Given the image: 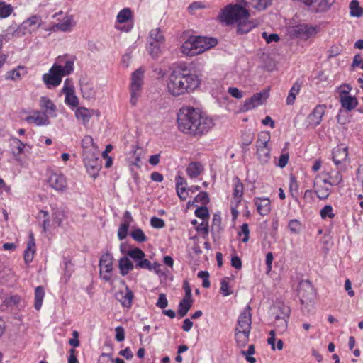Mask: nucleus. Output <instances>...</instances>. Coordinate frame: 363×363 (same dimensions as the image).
<instances>
[{
  "label": "nucleus",
  "mask_w": 363,
  "mask_h": 363,
  "mask_svg": "<svg viewBox=\"0 0 363 363\" xmlns=\"http://www.w3.org/2000/svg\"><path fill=\"white\" fill-rule=\"evenodd\" d=\"M177 123L180 131L194 136L206 134L215 125L211 117L189 106L179 109Z\"/></svg>",
  "instance_id": "obj_1"
},
{
  "label": "nucleus",
  "mask_w": 363,
  "mask_h": 363,
  "mask_svg": "<svg viewBox=\"0 0 363 363\" xmlns=\"http://www.w3.org/2000/svg\"><path fill=\"white\" fill-rule=\"evenodd\" d=\"M249 2L246 0H237L235 4L225 6L218 16L219 20L226 25L237 24L238 33H248L255 25L249 20L250 11L247 9Z\"/></svg>",
  "instance_id": "obj_2"
},
{
  "label": "nucleus",
  "mask_w": 363,
  "mask_h": 363,
  "mask_svg": "<svg viewBox=\"0 0 363 363\" xmlns=\"http://www.w3.org/2000/svg\"><path fill=\"white\" fill-rule=\"evenodd\" d=\"M200 84L198 76L186 67L173 70L167 79L168 91L174 96H179L194 91Z\"/></svg>",
  "instance_id": "obj_3"
},
{
  "label": "nucleus",
  "mask_w": 363,
  "mask_h": 363,
  "mask_svg": "<svg viewBox=\"0 0 363 363\" xmlns=\"http://www.w3.org/2000/svg\"><path fill=\"white\" fill-rule=\"evenodd\" d=\"M251 307L247 305L239 315L235 328V340L236 345L242 348L248 342L252 325Z\"/></svg>",
  "instance_id": "obj_4"
},
{
  "label": "nucleus",
  "mask_w": 363,
  "mask_h": 363,
  "mask_svg": "<svg viewBox=\"0 0 363 363\" xmlns=\"http://www.w3.org/2000/svg\"><path fill=\"white\" fill-rule=\"evenodd\" d=\"M74 70V60H67L64 67L54 64L48 73L43 75V81L48 89L59 86L63 76L70 74Z\"/></svg>",
  "instance_id": "obj_5"
},
{
  "label": "nucleus",
  "mask_w": 363,
  "mask_h": 363,
  "mask_svg": "<svg viewBox=\"0 0 363 363\" xmlns=\"http://www.w3.org/2000/svg\"><path fill=\"white\" fill-rule=\"evenodd\" d=\"M270 140V135L267 133H262L259 135L256 143L257 155L259 160L262 164H266L270 159V148L268 142Z\"/></svg>",
  "instance_id": "obj_6"
},
{
  "label": "nucleus",
  "mask_w": 363,
  "mask_h": 363,
  "mask_svg": "<svg viewBox=\"0 0 363 363\" xmlns=\"http://www.w3.org/2000/svg\"><path fill=\"white\" fill-rule=\"evenodd\" d=\"M84 163L89 175L96 178L101 168V161L98 157V152H89L83 155Z\"/></svg>",
  "instance_id": "obj_7"
},
{
  "label": "nucleus",
  "mask_w": 363,
  "mask_h": 363,
  "mask_svg": "<svg viewBox=\"0 0 363 363\" xmlns=\"http://www.w3.org/2000/svg\"><path fill=\"white\" fill-rule=\"evenodd\" d=\"M9 148L13 159L18 162L22 161L21 155L26 151H29L27 148L31 149L29 145L23 143L20 139L14 136H11L9 139Z\"/></svg>",
  "instance_id": "obj_8"
},
{
  "label": "nucleus",
  "mask_w": 363,
  "mask_h": 363,
  "mask_svg": "<svg viewBox=\"0 0 363 363\" xmlns=\"http://www.w3.org/2000/svg\"><path fill=\"white\" fill-rule=\"evenodd\" d=\"M144 71L140 68L136 69L132 74L131 78V99L130 103L133 106H135L137 103V98L139 96V91L143 84Z\"/></svg>",
  "instance_id": "obj_9"
},
{
  "label": "nucleus",
  "mask_w": 363,
  "mask_h": 363,
  "mask_svg": "<svg viewBox=\"0 0 363 363\" xmlns=\"http://www.w3.org/2000/svg\"><path fill=\"white\" fill-rule=\"evenodd\" d=\"M298 295L301 304L308 305L315 298V289L309 281H302L298 286Z\"/></svg>",
  "instance_id": "obj_10"
},
{
  "label": "nucleus",
  "mask_w": 363,
  "mask_h": 363,
  "mask_svg": "<svg viewBox=\"0 0 363 363\" xmlns=\"http://www.w3.org/2000/svg\"><path fill=\"white\" fill-rule=\"evenodd\" d=\"M331 184L326 179L316 177L313 183L314 192L320 200L328 198L331 193Z\"/></svg>",
  "instance_id": "obj_11"
},
{
  "label": "nucleus",
  "mask_w": 363,
  "mask_h": 363,
  "mask_svg": "<svg viewBox=\"0 0 363 363\" xmlns=\"http://www.w3.org/2000/svg\"><path fill=\"white\" fill-rule=\"evenodd\" d=\"M113 256L107 252L101 255L99 260L100 274L103 279L109 281L113 270Z\"/></svg>",
  "instance_id": "obj_12"
},
{
  "label": "nucleus",
  "mask_w": 363,
  "mask_h": 363,
  "mask_svg": "<svg viewBox=\"0 0 363 363\" xmlns=\"http://www.w3.org/2000/svg\"><path fill=\"white\" fill-rule=\"evenodd\" d=\"M269 96V91L264 90L262 92L256 93L252 97L245 101L242 106L243 111H249L259 105H262L264 100Z\"/></svg>",
  "instance_id": "obj_13"
},
{
  "label": "nucleus",
  "mask_w": 363,
  "mask_h": 363,
  "mask_svg": "<svg viewBox=\"0 0 363 363\" xmlns=\"http://www.w3.org/2000/svg\"><path fill=\"white\" fill-rule=\"evenodd\" d=\"M25 121L30 124H35L37 126H47L50 124V118L46 113L34 110L28 116Z\"/></svg>",
  "instance_id": "obj_14"
},
{
  "label": "nucleus",
  "mask_w": 363,
  "mask_h": 363,
  "mask_svg": "<svg viewBox=\"0 0 363 363\" xmlns=\"http://www.w3.org/2000/svg\"><path fill=\"white\" fill-rule=\"evenodd\" d=\"M115 297L123 307L129 308L133 304L134 295L133 291L126 286L124 291L120 290L116 292Z\"/></svg>",
  "instance_id": "obj_15"
},
{
  "label": "nucleus",
  "mask_w": 363,
  "mask_h": 363,
  "mask_svg": "<svg viewBox=\"0 0 363 363\" xmlns=\"http://www.w3.org/2000/svg\"><path fill=\"white\" fill-rule=\"evenodd\" d=\"M39 106L42 113H46L48 117L55 118L57 116V107L53 101L48 96H43L40 98Z\"/></svg>",
  "instance_id": "obj_16"
},
{
  "label": "nucleus",
  "mask_w": 363,
  "mask_h": 363,
  "mask_svg": "<svg viewBox=\"0 0 363 363\" xmlns=\"http://www.w3.org/2000/svg\"><path fill=\"white\" fill-rule=\"evenodd\" d=\"M48 183L50 187L56 191H64L67 188L66 178L62 174L51 173L48 179Z\"/></svg>",
  "instance_id": "obj_17"
},
{
  "label": "nucleus",
  "mask_w": 363,
  "mask_h": 363,
  "mask_svg": "<svg viewBox=\"0 0 363 363\" xmlns=\"http://www.w3.org/2000/svg\"><path fill=\"white\" fill-rule=\"evenodd\" d=\"M197 45L199 54L216 46L218 43L217 39L203 36H194Z\"/></svg>",
  "instance_id": "obj_18"
},
{
  "label": "nucleus",
  "mask_w": 363,
  "mask_h": 363,
  "mask_svg": "<svg viewBox=\"0 0 363 363\" xmlns=\"http://www.w3.org/2000/svg\"><path fill=\"white\" fill-rule=\"evenodd\" d=\"M326 106L325 105H318L308 116V124L316 127L322 121V118L325 114Z\"/></svg>",
  "instance_id": "obj_19"
},
{
  "label": "nucleus",
  "mask_w": 363,
  "mask_h": 363,
  "mask_svg": "<svg viewBox=\"0 0 363 363\" xmlns=\"http://www.w3.org/2000/svg\"><path fill=\"white\" fill-rule=\"evenodd\" d=\"M290 313V308L281 302L276 303L271 308V313L274 318L289 319Z\"/></svg>",
  "instance_id": "obj_20"
},
{
  "label": "nucleus",
  "mask_w": 363,
  "mask_h": 363,
  "mask_svg": "<svg viewBox=\"0 0 363 363\" xmlns=\"http://www.w3.org/2000/svg\"><path fill=\"white\" fill-rule=\"evenodd\" d=\"M348 157V148L342 145L335 147L333 150V160L337 167L342 164Z\"/></svg>",
  "instance_id": "obj_21"
},
{
  "label": "nucleus",
  "mask_w": 363,
  "mask_h": 363,
  "mask_svg": "<svg viewBox=\"0 0 363 363\" xmlns=\"http://www.w3.org/2000/svg\"><path fill=\"white\" fill-rule=\"evenodd\" d=\"M194 36L190 37L181 46V52L186 56H194L199 54Z\"/></svg>",
  "instance_id": "obj_22"
},
{
  "label": "nucleus",
  "mask_w": 363,
  "mask_h": 363,
  "mask_svg": "<svg viewBox=\"0 0 363 363\" xmlns=\"http://www.w3.org/2000/svg\"><path fill=\"white\" fill-rule=\"evenodd\" d=\"M35 252V238L32 232L29 234V240L27 243L26 249L24 251V261L26 264H29L33 261L34 253Z\"/></svg>",
  "instance_id": "obj_23"
},
{
  "label": "nucleus",
  "mask_w": 363,
  "mask_h": 363,
  "mask_svg": "<svg viewBox=\"0 0 363 363\" xmlns=\"http://www.w3.org/2000/svg\"><path fill=\"white\" fill-rule=\"evenodd\" d=\"M255 205L257 207V212L261 216H266L270 211V200L268 198H255L254 200Z\"/></svg>",
  "instance_id": "obj_24"
},
{
  "label": "nucleus",
  "mask_w": 363,
  "mask_h": 363,
  "mask_svg": "<svg viewBox=\"0 0 363 363\" xmlns=\"http://www.w3.org/2000/svg\"><path fill=\"white\" fill-rule=\"evenodd\" d=\"M42 24V18L39 15H33L28 19L25 20L23 23L18 27V29H16L13 33V35H16L18 33V30H21V28H26L27 26L31 27L34 26H37L38 28H39Z\"/></svg>",
  "instance_id": "obj_25"
},
{
  "label": "nucleus",
  "mask_w": 363,
  "mask_h": 363,
  "mask_svg": "<svg viewBox=\"0 0 363 363\" xmlns=\"http://www.w3.org/2000/svg\"><path fill=\"white\" fill-rule=\"evenodd\" d=\"M73 18L72 16H66L62 21L53 25L51 28V30H61L63 32L69 31L72 26Z\"/></svg>",
  "instance_id": "obj_26"
},
{
  "label": "nucleus",
  "mask_w": 363,
  "mask_h": 363,
  "mask_svg": "<svg viewBox=\"0 0 363 363\" xmlns=\"http://www.w3.org/2000/svg\"><path fill=\"white\" fill-rule=\"evenodd\" d=\"M202 164L199 162H192L189 164L186 168V173L191 178H196L203 172Z\"/></svg>",
  "instance_id": "obj_27"
},
{
  "label": "nucleus",
  "mask_w": 363,
  "mask_h": 363,
  "mask_svg": "<svg viewBox=\"0 0 363 363\" xmlns=\"http://www.w3.org/2000/svg\"><path fill=\"white\" fill-rule=\"evenodd\" d=\"M118 267L122 276H125L134 268L133 264L127 257H123L119 259Z\"/></svg>",
  "instance_id": "obj_28"
},
{
  "label": "nucleus",
  "mask_w": 363,
  "mask_h": 363,
  "mask_svg": "<svg viewBox=\"0 0 363 363\" xmlns=\"http://www.w3.org/2000/svg\"><path fill=\"white\" fill-rule=\"evenodd\" d=\"M340 103L342 108L347 111L352 110L358 104L356 97L352 96H341Z\"/></svg>",
  "instance_id": "obj_29"
},
{
  "label": "nucleus",
  "mask_w": 363,
  "mask_h": 363,
  "mask_svg": "<svg viewBox=\"0 0 363 363\" xmlns=\"http://www.w3.org/2000/svg\"><path fill=\"white\" fill-rule=\"evenodd\" d=\"M164 43H156L155 41H148L147 50L149 55L153 58L157 59L159 57L162 50L161 45Z\"/></svg>",
  "instance_id": "obj_30"
},
{
  "label": "nucleus",
  "mask_w": 363,
  "mask_h": 363,
  "mask_svg": "<svg viewBox=\"0 0 363 363\" xmlns=\"http://www.w3.org/2000/svg\"><path fill=\"white\" fill-rule=\"evenodd\" d=\"M75 116L78 120H81L84 125H86L91 117V111L84 107H79L75 111Z\"/></svg>",
  "instance_id": "obj_31"
},
{
  "label": "nucleus",
  "mask_w": 363,
  "mask_h": 363,
  "mask_svg": "<svg viewBox=\"0 0 363 363\" xmlns=\"http://www.w3.org/2000/svg\"><path fill=\"white\" fill-rule=\"evenodd\" d=\"M82 147L83 148V155L89 152H97L92 137L86 135L82 140Z\"/></svg>",
  "instance_id": "obj_32"
},
{
  "label": "nucleus",
  "mask_w": 363,
  "mask_h": 363,
  "mask_svg": "<svg viewBox=\"0 0 363 363\" xmlns=\"http://www.w3.org/2000/svg\"><path fill=\"white\" fill-rule=\"evenodd\" d=\"M45 296V291L43 286H39L35 288V304L34 307L36 310H40L43 301Z\"/></svg>",
  "instance_id": "obj_33"
},
{
  "label": "nucleus",
  "mask_w": 363,
  "mask_h": 363,
  "mask_svg": "<svg viewBox=\"0 0 363 363\" xmlns=\"http://www.w3.org/2000/svg\"><path fill=\"white\" fill-rule=\"evenodd\" d=\"M300 88L301 84L299 83L296 82L294 84L286 98V102L287 105H293L294 104L296 96L300 91Z\"/></svg>",
  "instance_id": "obj_34"
},
{
  "label": "nucleus",
  "mask_w": 363,
  "mask_h": 363,
  "mask_svg": "<svg viewBox=\"0 0 363 363\" xmlns=\"http://www.w3.org/2000/svg\"><path fill=\"white\" fill-rule=\"evenodd\" d=\"M296 32L303 37H309L316 33V29L308 25H301L296 27Z\"/></svg>",
  "instance_id": "obj_35"
},
{
  "label": "nucleus",
  "mask_w": 363,
  "mask_h": 363,
  "mask_svg": "<svg viewBox=\"0 0 363 363\" xmlns=\"http://www.w3.org/2000/svg\"><path fill=\"white\" fill-rule=\"evenodd\" d=\"M233 182V196L235 199H238V201H240L243 195V184L238 177H235Z\"/></svg>",
  "instance_id": "obj_36"
},
{
  "label": "nucleus",
  "mask_w": 363,
  "mask_h": 363,
  "mask_svg": "<svg viewBox=\"0 0 363 363\" xmlns=\"http://www.w3.org/2000/svg\"><path fill=\"white\" fill-rule=\"evenodd\" d=\"M155 41L159 43H164L165 38L160 28H155L150 30L148 41Z\"/></svg>",
  "instance_id": "obj_37"
},
{
  "label": "nucleus",
  "mask_w": 363,
  "mask_h": 363,
  "mask_svg": "<svg viewBox=\"0 0 363 363\" xmlns=\"http://www.w3.org/2000/svg\"><path fill=\"white\" fill-rule=\"evenodd\" d=\"M274 326L279 334H283L288 327V320L283 318H274Z\"/></svg>",
  "instance_id": "obj_38"
},
{
  "label": "nucleus",
  "mask_w": 363,
  "mask_h": 363,
  "mask_svg": "<svg viewBox=\"0 0 363 363\" xmlns=\"http://www.w3.org/2000/svg\"><path fill=\"white\" fill-rule=\"evenodd\" d=\"M192 306V301L182 300L178 306V314L180 318L184 317Z\"/></svg>",
  "instance_id": "obj_39"
},
{
  "label": "nucleus",
  "mask_w": 363,
  "mask_h": 363,
  "mask_svg": "<svg viewBox=\"0 0 363 363\" xmlns=\"http://www.w3.org/2000/svg\"><path fill=\"white\" fill-rule=\"evenodd\" d=\"M272 2V0H251L250 4L254 9L258 11H263L269 7Z\"/></svg>",
  "instance_id": "obj_40"
},
{
  "label": "nucleus",
  "mask_w": 363,
  "mask_h": 363,
  "mask_svg": "<svg viewBox=\"0 0 363 363\" xmlns=\"http://www.w3.org/2000/svg\"><path fill=\"white\" fill-rule=\"evenodd\" d=\"M136 267L149 270L155 269L157 272V269L159 268L160 264L155 262L152 265L148 259L143 258L137 262Z\"/></svg>",
  "instance_id": "obj_41"
},
{
  "label": "nucleus",
  "mask_w": 363,
  "mask_h": 363,
  "mask_svg": "<svg viewBox=\"0 0 363 363\" xmlns=\"http://www.w3.org/2000/svg\"><path fill=\"white\" fill-rule=\"evenodd\" d=\"M132 18V11L129 8L123 9L117 15V21L120 23H125Z\"/></svg>",
  "instance_id": "obj_42"
},
{
  "label": "nucleus",
  "mask_w": 363,
  "mask_h": 363,
  "mask_svg": "<svg viewBox=\"0 0 363 363\" xmlns=\"http://www.w3.org/2000/svg\"><path fill=\"white\" fill-rule=\"evenodd\" d=\"M350 15L352 16L360 17L363 15V9L359 5L357 0H352L350 4Z\"/></svg>",
  "instance_id": "obj_43"
},
{
  "label": "nucleus",
  "mask_w": 363,
  "mask_h": 363,
  "mask_svg": "<svg viewBox=\"0 0 363 363\" xmlns=\"http://www.w3.org/2000/svg\"><path fill=\"white\" fill-rule=\"evenodd\" d=\"M13 11V9L11 4H8L4 1H0V18L9 17Z\"/></svg>",
  "instance_id": "obj_44"
},
{
  "label": "nucleus",
  "mask_w": 363,
  "mask_h": 363,
  "mask_svg": "<svg viewBox=\"0 0 363 363\" xmlns=\"http://www.w3.org/2000/svg\"><path fill=\"white\" fill-rule=\"evenodd\" d=\"M52 222L55 223L57 226H60L62 222L65 218V213L62 210L59 208H55L53 210L52 214Z\"/></svg>",
  "instance_id": "obj_45"
},
{
  "label": "nucleus",
  "mask_w": 363,
  "mask_h": 363,
  "mask_svg": "<svg viewBox=\"0 0 363 363\" xmlns=\"http://www.w3.org/2000/svg\"><path fill=\"white\" fill-rule=\"evenodd\" d=\"M133 239L138 242H144L147 241V238L140 228L133 230L130 233Z\"/></svg>",
  "instance_id": "obj_46"
},
{
  "label": "nucleus",
  "mask_w": 363,
  "mask_h": 363,
  "mask_svg": "<svg viewBox=\"0 0 363 363\" xmlns=\"http://www.w3.org/2000/svg\"><path fill=\"white\" fill-rule=\"evenodd\" d=\"M288 227L291 233L298 234L301 231L303 226L298 220L292 219L289 222Z\"/></svg>",
  "instance_id": "obj_47"
},
{
  "label": "nucleus",
  "mask_w": 363,
  "mask_h": 363,
  "mask_svg": "<svg viewBox=\"0 0 363 363\" xmlns=\"http://www.w3.org/2000/svg\"><path fill=\"white\" fill-rule=\"evenodd\" d=\"M21 70H24V68L18 66L16 69L7 72L5 77L6 79L11 80H17L20 79L21 77V73L20 72Z\"/></svg>",
  "instance_id": "obj_48"
},
{
  "label": "nucleus",
  "mask_w": 363,
  "mask_h": 363,
  "mask_svg": "<svg viewBox=\"0 0 363 363\" xmlns=\"http://www.w3.org/2000/svg\"><path fill=\"white\" fill-rule=\"evenodd\" d=\"M320 215L323 219L330 218L332 219L335 217L333 208L331 205L325 206L320 211Z\"/></svg>",
  "instance_id": "obj_49"
},
{
  "label": "nucleus",
  "mask_w": 363,
  "mask_h": 363,
  "mask_svg": "<svg viewBox=\"0 0 363 363\" xmlns=\"http://www.w3.org/2000/svg\"><path fill=\"white\" fill-rule=\"evenodd\" d=\"M238 236L239 237H242V242H244V243H246L247 242H248L249 239H250V229H249V225L247 223H243L241 226H240V231L238 232Z\"/></svg>",
  "instance_id": "obj_50"
},
{
  "label": "nucleus",
  "mask_w": 363,
  "mask_h": 363,
  "mask_svg": "<svg viewBox=\"0 0 363 363\" xmlns=\"http://www.w3.org/2000/svg\"><path fill=\"white\" fill-rule=\"evenodd\" d=\"M128 255L137 262L145 257V255L144 252L140 248H134L128 252Z\"/></svg>",
  "instance_id": "obj_51"
},
{
  "label": "nucleus",
  "mask_w": 363,
  "mask_h": 363,
  "mask_svg": "<svg viewBox=\"0 0 363 363\" xmlns=\"http://www.w3.org/2000/svg\"><path fill=\"white\" fill-rule=\"evenodd\" d=\"M81 91L83 97L86 99H91L94 96L93 87L88 84H81Z\"/></svg>",
  "instance_id": "obj_52"
},
{
  "label": "nucleus",
  "mask_w": 363,
  "mask_h": 363,
  "mask_svg": "<svg viewBox=\"0 0 363 363\" xmlns=\"http://www.w3.org/2000/svg\"><path fill=\"white\" fill-rule=\"evenodd\" d=\"M65 95V102L66 104L69 105L73 107H76L79 104V100L77 96L74 94V92H70L69 94H66Z\"/></svg>",
  "instance_id": "obj_53"
},
{
  "label": "nucleus",
  "mask_w": 363,
  "mask_h": 363,
  "mask_svg": "<svg viewBox=\"0 0 363 363\" xmlns=\"http://www.w3.org/2000/svg\"><path fill=\"white\" fill-rule=\"evenodd\" d=\"M227 279L228 278L223 279L220 281V291L223 296H227L233 294V291L230 289Z\"/></svg>",
  "instance_id": "obj_54"
},
{
  "label": "nucleus",
  "mask_w": 363,
  "mask_h": 363,
  "mask_svg": "<svg viewBox=\"0 0 363 363\" xmlns=\"http://www.w3.org/2000/svg\"><path fill=\"white\" fill-rule=\"evenodd\" d=\"M40 215H42L44 218V220L41 224V226L43 228V230L44 232H46L48 230H49L50 227V220L49 218V213L46 211L41 210L39 212L38 217H40Z\"/></svg>",
  "instance_id": "obj_55"
},
{
  "label": "nucleus",
  "mask_w": 363,
  "mask_h": 363,
  "mask_svg": "<svg viewBox=\"0 0 363 363\" xmlns=\"http://www.w3.org/2000/svg\"><path fill=\"white\" fill-rule=\"evenodd\" d=\"M208 194L205 191L200 192L195 198L194 201L201 203V204L206 205L209 203Z\"/></svg>",
  "instance_id": "obj_56"
},
{
  "label": "nucleus",
  "mask_w": 363,
  "mask_h": 363,
  "mask_svg": "<svg viewBox=\"0 0 363 363\" xmlns=\"http://www.w3.org/2000/svg\"><path fill=\"white\" fill-rule=\"evenodd\" d=\"M195 215L196 217L199 218H208L209 213L208 210L206 206H201L196 209L195 211Z\"/></svg>",
  "instance_id": "obj_57"
},
{
  "label": "nucleus",
  "mask_w": 363,
  "mask_h": 363,
  "mask_svg": "<svg viewBox=\"0 0 363 363\" xmlns=\"http://www.w3.org/2000/svg\"><path fill=\"white\" fill-rule=\"evenodd\" d=\"M262 35L267 43L278 42L280 40L279 35L276 33L268 34L267 32H263Z\"/></svg>",
  "instance_id": "obj_58"
},
{
  "label": "nucleus",
  "mask_w": 363,
  "mask_h": 363,
  "mask_svg": "<svg viewBox=\"0 0 363 363\" xmlns=\"http://www.w3.org/2000/svg\"><path fill=\"white\" fill-rule=\"evenodd\" d=\"M129 225L121 223L118 230V237L120 240L125 239L128 234Z\"/></svg>",
  "instance_id": "obj_59"
},
{
  "label": "nucleus",
  "mask_w": 363,
  "mask_h": 363,
  "mask_svg": "<svg viewBox=\"0 0 363 363\" xmlns=\"http://www.w3.org/2000/svg\"><path fill=\"white\" fill-rule=\"evenodd\" d=\"M150 225L155 228H162L165 225L164 220L157 217H152L150 219Z\"/></svg>",
  "instance_id": "obj_60"
},
{
  "label": "nucleus",
  "mask_w": 363,
  "mask_h": 363,
  "mask_svg": "<svg viewBox=\"0 0 363 363\" xmlns=\"http://www.w3.org/2000/svg\"><path fill=\"white\" fill-rule=\"evenodd\" d=\"M330 181L329 182L331 184V186L333 185H338L340 184L342 181V177L340 172H336L334 174H330Z\"/></svg>",
  "instance_id": "obj_61"
},
{
  "label": "nucleus",
  "mask_w": 363,
  "mask_h": 363,
  "mask_svg": "<svg viewBox=\"0 0 363 363\" xmlns=\"http://www.w3.org/2000/svg\"><path fill=\"white\" fill-rule=\"evenodd\" d=\"M177 194L182 201H185L189 196V191L186 186L176 188Z\"/></svg>",
  "instance_id": "obj_62"
},
{
  "label": "nucleus",
  "mask_w": 363,
  "mask_h": 363,
  "mask_svg": "<svg viewBox=\"0 0 363 363\" xmlns=\"http://www.w3.org/2000/svg\"><path fill=\"white\" fill-rule=\"evenodd\" d=\"M74 89L72 81L69 79H66L64 82V86L62 89V93L64 94L74 92Z\"/></svg>",
  "instance_id": "obj_63"
},
{
  "label": "nucleus",
  "mask_w": 363,
  "mask_h": 363,
  "mask_svg": "<svg viewBox=\"0 0 363 363\" xmlns=\"http://www.w3.org/2000/svg\"><path fill=\"white\" fill-rule=\"evenodd\" d=\"M156 306L160 308H165L168 306V301L164 294H160Z\"/></svg>",
  "instance_id": "obj_64"
}]
</instances>
